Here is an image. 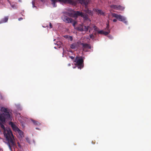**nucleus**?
I'll list each match as a JSON object with an SVG mask.
<instances>
[{
	"label": "nucleus",
	"mask_w": 151,
	"mask_h": 151,
	"mask_svg": "<svg viewBox=\"0 0 151 151\" xmlns=\"http://www.w3.org/2000/svg\"><path fill=\"white\" fill-rule=\"evenodd\" d=\"M5 123L0 122V125L1 128L3 129L4 134L6 138L7 142L6 143L10 151H12V147H16V145L15 142V139L14 136L12 132V131L9 128L5 129V127L3 124Z\"/></svg>",
	"instance_id": "f257e3e1"
},
{
	"label": "nucleus",
	"mask_w": 151,
	"mask_h": 151,
	"mask_svg": "<svg viewBox=\"0 0 151 151\" xmlns=\"http://www.w3.org/2000/svg\"><path fill=\"white\" fill-rule=\"evenodd\" d=\"M1 111L3 113L0 114V121L5 123L6 119L12 121V113L9 110L4 107H1Z\"/></svg>",
	"instance_id": "f03ea898"
},
{
	"label": "nucleus",
	"mask_w": 151,
	"mask_h": 151,
	"mask_svg": "<svg viewBox=\"0 0 151 151\" xmlns=\"http://www.w3.org/2000/svg\"><path fill=\"white\" fill-rule=\"evenodd\" d=\"M76 63V65L78 67V68L81 69L84 67V60L82 57H79L76 56L74 61Z\"/></svg>",
	"instance_id": "7ed1b4c3"
},
{
	"label": "nucleus",
	"mask_w": 151,
	"mask_h": 151,
	"mask_svg": "<svg viewBox=\"0 0 151 151\" xmlns=\"http://www.w3.org/2000/svg\"><path fill=\"white\" fill-rule=\"evenodd\" d=\"M78 16L82 17L84 20H87L88 19V15L84 13L79 11L75 12L73 16L74 17H77Z\"/></svg>",
	"instance_id": "20e7f679"
},
{
	"label": "nucleus",
	"mask_w": 151,
	"mask_h": 151,
	"mask_svg": "<svg viewBox=\"0 0 151 151\" xmlns=\"http://www.w3.org/2000/svg\"><path fill=\"white\" fill-rule=\"evenodd\" d=\"M89 28H90V27L89 26H86L80 24L78 25L77 27H75V28L76 29V30L79 31L87 32L88 31Z\"/></svg>",
	"instance_id": "39448f33"
},
{
	"label": "nucleus",
	"mask_w": 151,
	"mask_h": 151,
	"mask_svg": "<svg viewBox=\"0 0 151 151\" xmlns=\"http://www.w3.org/2000/svg\"><path fill=\"white\" fill-rule=\"evenodd\" d=\"M112 16L113 17L116 18L119 21H122L125 23H127V21L126 20L125 18L121 15H118V14L113 13L112 14Z\"/></svg>",
	"instance_id": "423d86ee"
},
{
	"label": "nucleus",
	"mask_w": 151,
	"mask_h": 151,
	"mask_svg": "<svg viewBox=\"0 0 151 151\" xmlns=\"http://www.w3.org/2000/svg\"><path fill=\"white\" fill-rule=\"evenodd\" d=\"M55 1L56 2L57 1H58L64 3H67L74 5H76L77 3L76 1H75L73 0H55Z\"/></svg>",
	"instance_id": "0eeeda50"
},
{
	"label": "nucleus",
	"mask_w": 151,
	"mask_h": 151,
	"mask_svg": "<svg viewBox=\"0 0 151 151\" xmlns=\"http://www.w3.org/2000/svg\"><path fill=\"white\" fill-rule=\"evenodd\" d=\"M62 20L66 23H72L73 19L71 18L68 17L67 16L63 15L62 17Z\"/></svg>",
	"instance_id": "6e6552de"
},
{
	"label": "nucleus",
	"mask_w": 151,
	"mask_h": 151,
	"mask_svg": "<svg viewBox=\"0 0 151 151\" xmlns=\"http://www.w3.org/2000/svg\"><path fill=\"white\" fill-rule=\"evenodd\" d=\"M77 1L82 6H84L86 8L87 7L89 2V0H77Z\"/></svg>",
	"instance_id": "1a4fd4ad"
},
{
	"label": "nucleus",
	"mask_w": 151,
	"mask_h": 151,
	"mask_svg": "<svg viewBox=\"0 0 151 151\" xmlns=\"http://www.w3.org/2000/svg\"><path fill=\"white\" fill-rule=\"evenodd\" d=\"M111 7L114 9L120 10H123L124 9V7L120 5H112L111 6Z\"/></svg>",
	"instance_id": "9d476101"
},
{
	"label": "nucleus",
	"mask_w": 151,
	"mask_h": 151,
	"mask_svg": "<svg viewBox=\"0 0 151 151\" xmlns=\"http://www.w3.org/2000/svg\"><path fill=\"white\" fill-rule=\"evenodd\" d=\"M80 45H81L82 46V47L83 49L86 48L91 49V47L90 45L88 44L81 42Z\"/></svg>",
	"instance_id": "9b49d317"
},
{
	"label": "nucleus",
	"mask_w": 151,
	"mask_h": 151,
	"mask_svg": "<svg viewBox=\"0 0 151 151\" xmlns=\"http://www.w3.org/2000/svg\"><path fill=\"white\" fill-rule=\"evenodd\" d=\"M81 43L80 42H78L77 43H74L72 44L70 46V47L72 49H75L76 47H77L78 45H80Z\"/></svg>",
	"instance_id": "f8f14e48"
},
{
	"label": "nucleus",
	"mask_w": 151,
	"mask_h": 151,
	"mask_svg": "<svg viewBox=\"0 0 151 151\" xmlns=\"http://www.w3.org/2000/svg\"><path fill=\"white\" fill-rule=\"evenodd\" d=\"M9 124L10 125L14 131H15L18 128V127H16L15 124L12 122H9Z\"/></svg>",
	"instance_id": "ddd939ff"
},
{
	"label": "nucleus",
	"mask_w": 151,
	"mask_h": 151,
	"mask_svg": "<svg viewBox=\"0 0 151 151\" xmlns=\"http://www.w3.org/2000/svg\"><path fill=\"white\" fill-rule=\"evenodd\" d=\"M8 20V17H5L4 18L0 21V24L6 22Z\"/></svg>",
	"instance_id": "4468645a"
},
{
	"label": "nucleus",
	"mask_w": 151,
	"mask_h": 151,
	"mask_svg": "<svg viewBox=\"0 0 151 151\" xmlns=\"http://www.w3.org/2000/svg\"><path fill=\"white\" fill-rule=\"evenodd\" d=\"M96 11L97 13L98 14H100L102 15H104V13L101 10L99 9H96Z\"/></svg>",
	"instance_id": "2eb2a0df"
},
{
	"label": "nucleus",
	"mask_w": 151,
	"mask_h": 151,
	"mask_svg": "<svg viewBox=\"0 0 151 151\" xmlns=\"http://www.w3.org/2000/svg\"><path fill=\"white\" fill-rule=\"evenodd\" d=\"M31 121L32 122L33 124L35 125L39 126L41 124V123L38 121L31 119Z\"/></svg>",
	"instance_id": "dca6fc26"
},
{
	"label": "nucleus",
	"mask_w": 151,
	"mask_h": 151,
	"mask_svg": "<svg viewBox=\"0 0 151 151\" xmlns=\"http://www.w3.org/2000/svg\"><path fill=\"white\" fill-rule=\"evenodd\" d=\"M15 131H17L18 132V133L21 136L22 135H23V132L20 130L18 128Z\"/></svg>",
	"instance_id": "f3484780"
},
{
	"label": "nucleus",
	"mask_w": 151,
	"mask_h": 151,
	"mask_svg": "<svg viewBox=\"0 0 151 151\" xmlns=\"http://www.w3.org/2000/svg\"><path fill=\"white\" fill-rule=\"evenodd\" d=\"M51 1L52 2V4L53 5V6L54 7H55L57 6V5L56 4V1L55 0H51Z\"/></svg>",
	"instance_id": "a211bd4d"
},
{
	"label": "nucleus",
	"mask_w": 151,
	"mask_h": 151,
	"mask_svg": "<svg viewBox=\"0 0 151 151\" xmlns=\"http://www.w3.org/2000/svg\"><path fill=\"white\" fill-rule=\"evenodd\" d=\"M84 12H85L89 14H91V10H89L88 9L85 10H84Z\"/></svg>",
	"instance_id": "6ab92c4d"
},
{
	"label": "nucleus",
	"mask_w": 151,
	"mask_h": 151,
	"mask_svg": "<svg viewBox=\"0 0 151 151\" xmlns=\"http://www.w3.org/2000/svg\"><path fill=\"white\" fill-rule=\"evenodd\" d=\"M65 37L66 38H69L70 41H72L73 40L72 37L69 36H65Z\"/></svg>",
	"instance_id": "aec40b11"
},
{
	"label": "nucleus",
	"mask_w": 151,
	"mask_h": 151,
	"mask_svg": "<svg viewBox=\"0 0 151 151\" xmlns=\"http://www.w3.org/2000/svg\"><path fill=\"white\" fill-rule=\"evenodd\" d=\"M109 32H110V31H108L107 32L104 31V32L103 34H104V35H108Z\"/></svg>",
	"instance_id": "412c9836"
},
{
	"label": "nucleus",
	"mask_w": 151,
	"mask_h": 151,
	"mask_svg": "<svg viewBox=\"0 0 151 151\" xmlns=\"http://www.w3.org/2000/svg\"><path fill=\"white\" fill-rule=\"evenodd\" d=\"M72 23H73V26L75 27L76 24L77 23V22L76 21H74L73 20V22Z\"/></svg>",
	"instance_id": "4be33fe9"
},
{
	"label": "nucleus",
	"mask_w": 151,
	"mask_h": 151,
	"mask_svg": "<svg viewBox=\"0 0 151 151\" xmlns=\"http://www.w3.org/2000/svg\"><path fill=\"white\" fill-rule=\"evenodd\" d=\"M93 28H94V30L96 31H98V28L96 26L94 25L93 26Z\"/></svg>",
	"instance_id": "5701e85b"
},
{
	"label": "nucleus",
	"mask_w": 151,
	"mask_h": 151,
	"mask_svg": "<svg viewBox=\"0 0 151 151\" xmlns=\"http://www.w3.org/2000/svg\"><path fill=\"white\" fill-rule=\"evenodd\" d=\"M104 32V31H103V30H101V31H98V33L100 34H103Z\"/></svg>",
	"instance_id": "b1692460"
},
{
	"label": "nucleus",
	"mask_w": 151,
	"mask_h": 151,
	"mask_svg": "<svg viewBox=\"0 0 151 151\" xmlns=\"http://www.w3.org/2000/svg\"><path fill=\"white\" fill-rule=\"evenodd\" d=\"M89 36L91 38L94 39V36L93 34H91Z\"/></svg>",
	"instance_id": "393cba45"
},
{
	"label": "nucleus",
	"mask_w": 151,
	"mask_h": 151,
	"mask_svg": "<svg viewBox=\"0 0 151 151\" xmlns=\"http://www.w3.org/2000/svg\"><path fill=\"white\" fill-rule=\"evenodd\" d=\"M32 6L33 7H34L35 6L34 5L35 2L33 1H32Z\"/></svg>",
	"instance_id": "a878e982"
},
{
	"label": "nucleus",
	"mask_w": 151,
	"mask_h": 151,
	"mask_svg": "<svg viewBox=\"0 0 151 151\" xmlns=\"http://www.w3.org/2000/svg\"><path fill=\"white\" fill-rule=\"evenodd\" d=\"M69 57L72 59H73L74 58V57H73V56H69Z\"/></svg>",
	"instance_id": "bb28decb"
},
{
	"label": "nucleus",
	"mask_w": 151,
	"mask_h": 151,
	"mask_svg": "<svg viewBox=\"0 0 151 151\" xmlns=\"http://www.w3.org/2000/svg\"><path fill=\"white\" fill-rule=\"evenodd\" d=\"M49 25H50V28H52V24H51V23H50Z\"/></svg>",
	"instance_id": "cd10ccee"
},
{
	"label": "nucleus",
	"mask_w": 151,
	"mask_h": 151,
	"mask_svg": "<svg viewBox=\"0 0 151 151\" xmlns=\"http://www.w3.org/2000/svg\"><path fill=\"white\" fill-rule=\"evenodd\" d=\"M17 144H18V146L20 147V148H21V146L20 145V144L19 143V142H18L17 143Z\"/></svg>",
	"instance_id": "c85d7f7f"
},
{
	"label": "nucleus",
	"mask_w": 151,
	"mask_h": 151,
	"mask_svg": "<svg viewBox=\"0 0 151 151\" xmlns=\"http://www.w3.org/2000/svg\"><path fill=\"white\" fill-rule=\"evenodd\" d=\"M113 22H116L117 21V20L116 19H114L113 20Z\"/></svg>",
	"instance_id": "c756f323"
},
{
	"label": "nucleus",
	"mask_w": 151,
	"mask_h": 151,
	"mask_svg": "<svg viewBox=\"0 0 151 151\" xmlns=\"http://www.w3.org/2000/svg\"><path fill=\"white\" fill-rule=\"evenodd\" d=\"M106 28L107 29H108L109 28V23H108L107 24V27H106Z\"/></svg>",
	"instance_id": "7c9ffc66"
},
{
	"label": "nucleus",
	"mask_w": 151,
	"mask_h": 151,
	"mask_svg": "<svg viewBox=\"0 0 151 151\" xmlns=\"http://www.w3.org/2000/svg\"><path fill=\"white\" fill-rule=\"evenodd\" d=\"M22 19H22V18H19V19H18V20H19V21H20V20H22Z\"/></svg>",
	"instance_id": "2f4dec72"
},
{
	"label": "nucleus",
	"mask_w": 151,
	"mask_h": 151,
	"mask_svg": "<svg viewBox=\"0 0 151 151\" xmlns=\"http://www.w3.org/2000/svg\"><path fill=\"white\" fill-rule=\"evenodd\" d=\"M71 13H69V14H68V15L70 16H71Z\"/></svg>",
	"instance_id": "473e14b6"
},
{
	"label": "nucleus",
	"mask_w": 151,
	"mask_h": 151,
	"mask_svg": "<svg viewBox=\"0 0 151 151\" xmlns=\"http://www.w3.org/2000/svg\"><path fill=\"white\" fill-rule=\"evenodd\" d=\"M71 65H70V63H69L68 64V65L69 66H70Z\"/></svg>",
	"instance_id": "72a5a7b5"
},
{
	"label": "nucleus",
	"mask_w": 151,
	"mask_h": 151,
	"mask_svg": "<svg viewBox=\"0 0 151 151\" xmlns=\"http://www.w3.org/2000/svg\"><path fill=\"white\" fill-rule=\"evenodd\" d=\"M36 129H39L38 128H36Z\"/></svg>",
	"instance_id": "f704fd0d"
},
{
	"label": "nucleus",
	"mask_w": 151,
	"mask_h": 151,
	"mask_svg": "<svg viewBox=\"0 0 151 151\" xmlns=\"http://www.w3.org/2000/svg\"><path fill=\"white\" fill-rule=\"evenodd\" d=\"M41 1H43L44 0H40Z\"/></svg>",
	"instance_id": "c9c22d12"
}]
</instances>
